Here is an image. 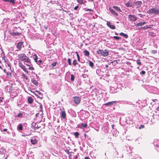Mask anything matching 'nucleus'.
<instances>
[{
	"label": "nucleus",
	"instance_id": "14",
	"mask_svg": "<svg viewBox=\"0 0 159 159\" xmlns=\"http://www.w3.org/2000/svg\"><path fill=\"white\" fill-rule=\"evenodd\" d=\"M23 61H24V62H26L28 63H30L31 61L30 59L27 56L24 59Z\"/></svg>",
	"mask_w": 159,
	"mask_h": 159
},
{
	"label": "nucleus",
	"instance_id": "46",
	"mask_svg": "<svg viewBox=\"0 0 159 159\" xmlns=\"http://www.w3.org/2000/svg\"><path fill=\"white\" fill-rule=\"evenodd\" d=\"M78 6H77L75 7L74 9L75 10H76L78 9Z\"/></svg>",
	"mask_w": 159,
	"mask_h": 159
},
{
	"label": "nucleus",
	"instance_id": "22",
	"mask_svg": "<svg viewBox=\"0 0 159 159\" xmlns=\"http://www.w3.org/2000/svg\"><path fill=\"white\" fill-rule=\"evenodd\" d=\"M120 35L121 36H124L126 39H127L128 37V36L127 34H124L123 33H120Z\"/></svg>",
	"mask_w": 159,
	"mask_h": 159
},
{
	"label": "nucleus",
	"instance_id": "26",
	"mask_svg": "<svg viewBox=\"0 0 159 159\" xmlns=\"http://www.w3.org/2000/svg\"><path fill=\"white\" fill-rule=\"evenodd\" d=\"M22 69L24 70V71L26 72H28V71L27 70V69L25 67V66H24L23 65H22Z\"/></svg>",
	"mask_w": 159,
	"mask_h": 159
},
{
	"label": "nucleus",
	"instance_id": "61",
	"mask_svg": "<svg viewBox=\"0 0 159 159\" xmlns=\"http://www.w3.org/2000/svg\"><path fill=\"white\" fill-rule=\"evenodd\" d=\"M115 34L116 35H118V34L117 33H116V32H115Z\"/></svg>",
	"mask_w": 159,
	"mask_h": 159
},
{
	"label": "nucleus",
	"instance_id": "50",
	"mask_svg": "<svg viewBox=\"0 0 159 159\" xmlns=\"http://www.w3.org/2000/svg\"><path fill=\"white\" fill-rule=\"evenodd\" d=\"M29 69L31 70H33L34 69V68L33 67H30L29 68Z\"/></svg>",
	"mask_w": 159,
	"mask_h": 159
},
{
	"label": "nucleus",
	"instance_id": "43",
	"mask_svg": "<svg viewBox=\"0 0 159 159\" xmlns=\"http://www.w3.org/2000/svg\"><path fill=\"white\" fill-rule=\"evenodd\" d=\"M15 0H11V3L12 4L14 5L15 3Z\"/></svg>",
	"mask_w": 159,
	"mask_h": 159
},
{
	"label": "nucleus",
	"instance_id": "8",
	"mask_svg": "<svg viewBox=\"0 0 159 159\" xmlns=\"http://www.w3.org/2000/svg\"><path fill=\"white\" fill-rule=\"evenodd\" d=\"M107 25L108 27L111 29H116V27L114 25H111V23L109 21H107Z\"/></svg>",
	"mask_w": 159,
	"mask_h": 159
},
{
	"label": "nucleus",
	"instance_id": "16",
	"mask_svg": "<svg viewBox=\"0 0 159 159\" xmlns=\"http://www.w3.org/2000/svg\"><path fill=\"white\" fill-rule=\"evenodd\" d=\"M110 11H111V13L113 14H115L116 16H118V14L115 12L114 10L111 8H109Z\"/></svg>",
	"mask_w": 159,
	"mask_h": 159
},
{
	"label": "nucleus",
	"instance_id": "19",
	"mask_svg": "<svg viewBox=\"0 0 159 159\" xmlns=\"http://www.w3.org/2000/svg\"><path fill=\"white\" fill-rule=\"evenodd\" d=\"M28 101L29 103L31 104L33 102V98L31 97H29L28 98Z\"/></svg>",
	"mask_w": 159,
	"mask_h": 159
},
{
	"label": "nucleus",
	"instance_id": "59",
	"mask_svg": "<svg viewBox=\"0 0 159 159\" xmlns=\"http://www.w3.org/2000/svg\"><path fill=\"white\" fill-rule=\"evenodd\" d=\"M29 64H30V63H27V64H26V65L27 66H30V65Z\"/></svg>",
	"mask_w": 159,
	"mask_h": 159
},
{
	"label": "nucleus",
	"instance_id": "32",
	"mask_svg": "<svg viewBox=\"0 0 159 159\" xmlns=\"http://www.w3.org/2000/svg\"><path fill=\"white\" fill-rule=\"evenodd\" d=\"M74 135L75 136V137L78 138V136L79 135V133L78 132H75L74 133Z\"/></svg>",
	"mask_w": 159,
	"mask_h": 159
},
{
	"label": "nucleus",
	"instance_id": "42",
	"mask_svg": "<svg viewBox=\"0 0 159 159\" xmlns=\"http://www.w3.org/2000/svg\"><path fill=\"white\" fill-rule=\"evenodd\" d=\"M130 148L129 147H127V152H129V153H130V151H131V150H130Z\"/></svg>",
	"mask_w": 159,
	"mask_h": 159
},
{
	"label": "nucleus",
	"instance_id": "64",
	"mask_svg": "<svg viewBox=\"0 0 159 159\" xmlns=\"http://www.w3.org/2000/svg\"><path fill=\"white\" fill-rule=\"evenodd\" d=\"M156 149L158 151H159V149Z\"/></svg>",
	"mask_w": 159,
	"mask_h": 159
},
{
	"label": "nucleus",
	"instance_id": "54",
	"mask_svg": "<svg viewBox=\"0 0 159 159\" xmlns=\"http://www.w3.org/2000/svg\"><path fill=\"white\" fill-rule=\"evenodd\" d=\"M157 111H159V106H158V107L157 108Z\"/></svg>",
	"mask_w": 159,
	"mask_h": 159
},
{
	"label": "nucleus",
	"instance_id": "38",
	"mask_svg": "<svg viewBox=\"0 0 159 159\" xmlns=\"http://www.w3.org/2000/svg\"><path fill=\"white\" fill-rule=\"evenodd\" d=\"M73 64L74 66L76 65L77 64V61L76 60H74L73 61Z\"/></svg>",
	"mask_w": 159,
	"mask_h": 159
},
{
	"label": "nucleus",
	"instance_id": "30",
	"mask_svg": "<svg viewBox=\"0 0 159 159\" xmlns=\"http://www.w3.org/2000/svg\"><path fill=\"white\" fill-rule=\"evenodd\" d=\"M77 1L80 4H83L84 3L83 0H77Z\"/></svg>",
	"mask_w": 159,
	"mask_h": 159
},
{
	"label": "nucleus",
	"instance_id": "9",
	"mask_svg": "<svg viewBox=\"0 0 159 159\" xmlns=\"http://www.w3.org/2000/svg\"><path fill=\"white\" fill-rule=\"evenodd\" d=\"M116 101H113L111 102H109L107 103H105L104 105L107 106H109L113 105L114 104L116 103Z\"/></svg>",
	"mask_w": 159,
	"mask_h": 159
},
{
	"label": "nucleus",
	"instance_id": "20",
	"mask_svg": "<svg viewBox=\"0 0 159 159\" xmlns=\"http://www.w3.org/2000/svg\"><path fill=\"white\" fill-rule=\"evenodd\" d=\"M17 129L18 130H22L23 129V126L21 124H19L17 126Z\"/></svg>",
	"mask_w": 159,
	"mask_h": 159
},
{
	"label": "nucleus",
	"instance_id": "4",
	"mask_svg": "<svg viewBox=\"0 0 159 159\" xmlns=\"http://www.w3.org/2000/svg\"><path fill=\"white\" fill-rule=\"evenodd\" d=\"M31 125L32 128L35 130H36L41 128L40 126H39L38 124L35 123H32Z\"/></svg>",
	"mask_w": 159,
	"mask_h": 159
},
{
	"label": "nucleus",
	"instance_id": "55",
	"mask_svg": "<svg viewBox=\"0 0 159 159\" xmlns=\"http://www.w3.org/2000/svg\"><path fill=\"white\" fill-rule=\"evenodd\" d=\"M141 28H142L144 29H146V28L145 27H142Z\"/></svg>",
	"mask_w": 159,
	"mask_h": 159
},
{
	"label": "nucleus",
	"instance_id": "35",
	"mask_svg": "<svg viewBox=\"0 0 159 159\" xmlns=\"http://www.w3.org/2000/svg\"><path fill=\"white\" fill-rule=\"evenodd\" d=\"M11 34L12 35H19V34L18 33H11Z\"/></svg>",
	"mask_w": 159,
	"mask_h": 159
},
{
	"label": "nucleus",
	"instance_id": "18",
	"mask_svg": "<svg viewBox=\"0 0 159 159\" xmlns=\"http://www.w3.org/2000/svg\"><path fill=\"white\" fill-rule=\"evenodd\" d=\"M113 8L115 10V11H119V12H121V10L120 9V8L117 6H114L113 7Z\"/></svg>",
	"mask_w": 159,
	"mask_h": 159
},
{
	"label": "nucleus",
	"instance_id": "11",
	"mask_svg": "<svg viewBox=\"0 0 159 159\" xmlns=\"http://www.w3.org/2000/svg\"><path fill=\"white\" fill-rule=\"evenodd\" d=\"M60 116L63 119H65L66 117V114L64 111H61L60 113Z\"/></svg>",
	"mask_w": 159,
	"mask_h": 159
},
{
	"label": "nucleus",
	"instance_id": "39",
	"mask_svg": "<svg viewBox=\"0 0 159 159\" xmlns=\"http://www.w3.org/2000/svg\"><path fill=\"white\" fill-rule=\"evenodd\" d=\"M57 64V62H54L52 64V68H53L54 66H56Z\"/></svg>",
	"mask_w": 159,
	"mask_h": 159
},
{
	"label": "nucleus",
	"instance_id": "44",
	"mask_svg": "<svg viewBox=\"0 0 159 159\" xmlns=\"http://www.w3.org/2000/svg\"><path fill=\"white\" fill-rule=\"evenodd\" d=\"M137 64L139 65H140L141 64V62L139 61H139H137Z\"/></svg>",
	"mask_w": 159,
	"mask_h": 159
},
{
	"label": "nucleus",
	"instance_id": "58",
	"mask_svg": "<svg viewBox=\"0 0 159 159\" xmlns=\"http://www.w3.org/2000/svg\"><path fill=\"white\" fill-rule=\"evenodd\" d=\"M105 67L106 68H107L108 67V65H105Z\"/></svg>",
	"mask_w": 159,
	"mask_h": 159
},
{
	"label": "nucleus",
	"instance_id": "15",
	"mask_svg": "<svg viewBox=\"0 0 159 159\" xmlns=\"http://www.w3.org/2000/svg\"><path fill=\"white\" fill-rule=\"evenodd\" d=\"M154 144L156 147H159V141L157 139H155L154 140Z\"/></svg>",
	"mask_w": 159,
	"mask_h": 159
},
{
	"label": "nucleus",
	"instance_id": "25",
	"mask_svg": "<svg viewBox=\"0 0 159 159\" xmlns=\"http://www.w3.org/2000/svg\"><path fill=\"white\" fill-rule=\"evenodd\" d=\"M84 55L86 56H88L89 55V53L88 51L85 50L84 51Z\"/></svg>",
	"mask_w": 159,
	"mask_h": 159
},
{
	"label": "nucleus",
	"instance_id": "41",
	"mask_svg": "<svg viewBox=\"0 0 159 159\" xmlns=\"http://www.w3.org/2000/svg\"><path fill=\"white\" fill-rule=\"evenodd\" d=\"M9 20H10V19H9V18L7 19L6 20V21H7V22H6V25H8V24H9V22H9Z\"/></svg>",
	"mask_w": 159,
	"mask_h": 159
},
{
	"label": "nucleus",
	"instance_id": "10",
	"mask_svg": "<svg viewBox=\"0 0 159 159\" xmlns=\"http://www.w3.org/2000/svg\"><path fill=\"white\" fill-rule=\"evenodd\" d=\"M142 2L141 1H138L134 2V4L137 8L140 7L142 4Z\"/></svg>",
	"mask_w": 159,
	"mask_h": 159
},
{
	"label": "nucleus",
	"instance_id": "57",
	"mask_svg": "<svg viewBox=\"0 0 159 159\" xmlns=\"http://www.w3.org/2000/svg\"><path fill=\"white\" fill-rule=\"evenodd\" d=\"M36 92H37L39 94H41V93L40 92H39L38 91H36Z\"/></svg>",
	"mask_w": 159,
	"mask_h": 159
},
{
	"label": "nucleus",
	"instance_id": "5",
	"mask_svg": "<svg viewBox=\"0 0 159 159\" xmlns=\"http://www.w3.org/2000/svg\"><path fill=\"white\" fill-rule=\"evenodd\" d=\"M73 102L76 104H79L80 102L81 99L78 97H73Z\"/></svg>",
	"mask_w": 159,
	"mask_h": 159
},
{
	"label": "nucleus",
	"instance_id": "1",
	"mask_svg": "<svg viewBox=\"0 0 159 159\" xmlns=\"http://www.w3.org/2000/svg\"><path fill=\"white\" fill-rule=\"evenodd\" d=\"M147 13L149 14L154 15L159 14V6L155 7L148 10Z\"/></svg>",
	"mask_w": 159,
	"mask_h": 159
},
{
	"label": "nucleus",
	"instance_id": "53",
	"mask_svg": "<svg viewBox=\"0 0 159 159\" xmlns=\"http://www.w3.org/2000/svg\"><path fill=\"white\" fill-rule=\"evenodd\" d=\"M12 134L13 136H15V133L12 132Z\"/></svg>",
	"mask_w": 159,
	"mask_h": 159
},
{
	"label": "nucleus",
	"instance_id": "7",
	"mask_svg": "<svg viewBox=\"0 0 159 159\" xmlns=\"http://www.w3.org/2000/svg\"><path fill=\"white\" fill-rule=\"evenodd\" d=\"M23 43L22 42H20L18 43L16 45V48L18 49L16 51H19L20 50L21 46L23 45Z\"/></svg>",
	"mask_w": 159,
	"mask_h": 159
},
{
	"label": "nucleus",
	"instance_id": "47",
	"mask_svg": "<svg viewBox=\"0 0 159 159\" xmlns=\"http://www.w3.org/2000/svg\"><path fill=\"white\" fill-rule=\"evenodd\" d=\"M86 11H93V10L91 9H87L86 10Z\"/></svg>",
	"mask_w": 159,
	"mask_h": 159
},
{
	"label": "nucleus",
	"instance_id": "21",
	"mask_svg": "<svg viewBox=\"0 0 159 159\" xmlns=\"http://www.w3.org/2000/svg\"><path fill=\"white\" fill-rule=\"evenodd\" d=\"M31 81L32 83L36 86H37L38 84V83L37 81L34 79H32Z\"/></svg>",
	"mask_w": 159,
	"mask_h": 159
},
{
	"label": "nucleus",
	"instance_id": "40",
	"mask_svg": "<svg viewBox=\"0 0 159 159\" xmlns=\"http://www.w3.org/2000/svg\"><path fill=\"white\" fill-rule=\"evenodd\" d=\"M68 62L69 65H71V59L70 58H69L68 59Z\"/></svg>",
	"mask_w": 159,
	"mask_h": 159
},
{
	"label": "nucleus",
	"instance_id": "51",
	"mask_svg": "<svg viewBox=\"0 0 159 159\" xmlns=\"http://www.w3.org/2000/svg\"><path fill=\"white\" fill-rule=\"evenodd\" d=\"M7 129H3V131H4V132H5V131H7Z\"/></svg>",
	"mask_w": 159,
	"mask_h": 159
},
{
	"label": "nucleus",
	"instance_id": "13",
	"mask_svg": "<svg viewBox=\"0 0 159 159\" xmlns=\"http://www.w3.org/2000/svg\"><path fill=\"white\" fill-rule=\"evenodd\" d=\"M30 142L32 144H36L37 143V140L34 137L32 138Z\"/></svg>",
	"mask_w": 159,
	"mask_h": 159
},
{
	"label": "nucleus",
	"instance_id": "34",
	"mask_svg": "<svg viewBox=\"0 0 159 159\" xmlns=\"http://www.w3.org/2000/svg\"><path fill=\"white\" fill-rule=\"evenodd\" d=\"M151 52L153 54H156L157 53V51L156 50H152L151 51Z\"/></svg>",
	"mask_w": 159,
	"mask_h": 159
},
{
	"label": "nucleus",
	"instance_id": "62",
	"mask_svg": "<svg viewBox=\"0 0 159 159\" xmlns=\"http://www.w3.org/2000/svg\"><path fill=\"white\" fill-rule=\"evenodd\" d=\"M22 65H20V66L22 68Z\"/></svg>",
	"mask_w": 159,
	"mask_h": 159
},
{
	"label": "nucleus",
	"instance_id": "60",
	"mask_svg": "<svg viewBox=\"0 0 159 159\" xmlns=\"http://www.w3.org/2000/svg\"><path fill=\"white\" fill-rule=\"evenodd\" d=\"M2 101V99H1V98L0 97V102Z\"/></svg>",
	"mask_w": 159,
	"mask_h": 159
},
{
	"label": "nucleus",
	"instance_id": "28",
	"mask_svg": "<svg viewBox=\"0 0 159 159\" xmlns=\"http://www.w3.org/2000/svg\"><path fill=\"white\" fill-rule=\"evenodd\" d=\"M71 80V81H74L75 80V76L73 74H71V78H70Z\"/></svg>",
	"mask_w": 159,
	"mask_h": 159
},
{
	"label": "nucleus",
	"instance_id": "45",
	"mask_svg": "<svg viewBox=\"0 0 159 159\" xmlns=\"http://www.w3.org/2000/svg\"><path fill=\"white\" fill-rule=\"evenodd\" d=\"M141 73L143 75H144L145 74V72L144 71L142 70L141 72Z\"/></svg>",
	"mask_w": 159,
	"mask_h": 159
},
{
	"label": "nucleus",
	"instance_id": "49",
	"mask_svg": "<svg viewBox=\"0 0 159 159\" xmlns=\"http://www.w3.org/2000/svg\"><path fill=\"white\" fill-rule=\"evenodd\" d=\"M38 62L39 63H40L42 62V61L41 60H39L37 62Z\"/></svg>",
	"mask_w": 159,
	"mask_h": 159
},
{
	"label": "nucleus",
	"instance_id": "36",
	"mask_svg": "<svg viewBox=\"0 0 159 159\" xmlns=\"http://www.w3.org/2000/svg\"><path fill=\"white\" fill-rule=\"evenodd\" d=\"M23 116V114L21 113H19L17 115V116L18 117H22Z\"/></svg>",
	"mask_w": 159,
	"mask_h": 159
},
{
	"label": "nucleus",
	"instance_id": "29",
	"mask_svg": "<svg viewBox=\"0 0 159 159\" xmlns=\"http://www.w3.org/2000/svg\"><path fill=\"white\" fill-rule=\"evenodd\" d=\"M2 59H3V60H4V62H7V65H8V66H9V67H10V64L7 62V61H6V59L5 58V57H4V58L2 57Z\"/></svg>",
	"mask_w": 159,
	"mask_h": 159
},
{
	"label": "nucleus",
	"instance_id": "31",
	"mask_svg": "<svg viewBox=\"0 0 159 159\" xmlns=\"http://www.w3.org/2000/svg\"><path fill=\"white\" fill-rule=\"evenodd\" d=\"M113 38L114 39H115L116 40H118L119 39H121V38H120V37H119L116 36H114Z\"/></svg>",
	"mask_w": 159,
	"mask_h": 159
},
{
	"label": "nucleus",
	"instance_id": "27",
	"mask_svg": "<svg viewBox=\"0 0 159 159\" xmlns=\"http://www.w3.org/2000/svg\"><path fill=\"white\" fill-rule=\"evenodd\" d=\"M11 94L12 98L16 97L17 95V93L16 92H11Z\"/></svg>",
	"mask_w": 159,
	"mask_h": 159
},
{
	"label": "nucleus",
	"instance_id": "52",
	"mask_svg": "<svg viewBox=\"0 0 159 159\" xmlns=\"http://www.w3.org/2000/svg\"><path fill=\"white\" fill-rule=\"evenodd\" d=\"M85 159H89V157H85Z\"/></svg>",
	"mask_w": 159,
	"mask_h": 159
},
{
	"label": "nucleus",
	"instance_id": "3",
	"mask_svg": "<svg viewBox=\"0 0 159 159\" xmlns=\"http://www.w3.org/2000/svg\"><path fill=\"white\" fill-rule=\"evenodd\" d=\"M128 18L129 20L131 22L135 21L137 20V17L135 16L132 15L128 16Z\"/></svg>",
	"mask_w": 159,
	"mask_h": 159
},
{
	"label": "nucleus",
	"instance_id": "17",
	"mask_svg": "<svg viewBox=\"0 0 159 159\" xmlns=\"http://www.w3.org/2000/svg\"><path fill=\"white\" fill-rule=\"evenodd\" d=\"M146 23L145 22L143 21V22H141L137 24H136L135 26H136L137 27L138 26H142L145 24Z\"/></svg>",
	"mask_w": 159,
	"mask_h": 159
},
{
	"label": "nucleus",
	"instance_id": "6",
	"mask_svg": "<svg viewBox=\"0 0 159 159\" xmlns=\"http://www.w3.org/2000/svg\"><path fill=\"white\" fill-rule=\"evenodd\" d=\"M26 56L24 54H20L18 55V59L19 60L23 61Z\"/></svg>",
	"mask_w": 159,
	"mask_h": 159
},
{
	"label": "nucleus",
	"instance_id": "33",
	"mask_svg": "<svg viewBox=\"0 0 159 159\" xmlns=\"http://www.w3.org/2000/svg\"><path fill=\"white\" fill-rule=\"evenodd\" d=\"M125 5H126V6H127V7H131V6H132V5H131V4L129 2L126 3L125 4Z\"/></svg>",
	"mask_w": 159,
	"mask_h": 159
},
{
	"label": "nucleus",
	"instance_id": "24",
	"mask_svg": "<svg viewBox=\"0 0 159 159\" xmlns=\"http://www.w3.org/2000/svg\"><path fill=\"white\" fill-rule=\"evenodd\" d=\"M33 57L35 61L36 62H38L37 60H38V57L37 56V55L36 54H35L33 55Z\"/></svg>",
	"mask_w": 159,
	"mask_h": 159
},
{
	"label": "nucleus",
	"instance_id": "56",
	"mask_svg": "<svg viewBox=\"0 0 159 159\" xmlns=\"http://www.w3.org/2000/svg\"><path fill=\"white\" fill-rule=\"evenodd\" d=\"M117 62V61L116 60H114V61L111 62V63H113V62Z\"/></svg>",
	"mask_w": 159,
	"mask_h": 159
},
{
	"label": "nucleus",
	"instance_id": "48",
	"mask_svg": "<svg viewBox=\"0 0 159 159\" xmlns=\"http://www.w3.org/2000/svg\"><path fill=\"white\" fill-rule=\"evenodd\" d=\"M77 58H78V60L79 61H80V57L79 56V55L77 54Z\"/></svg>",
	"mask_w": 159,
	"mask_h": 159
},
{
	"label": "nucleus",
	"instance_id": "23",
	"mask_svg": "<svg viewBox=\"0 0 159 159\" xmlns=\"http://www.w3.org/2000/svg\"><path fill=\"white\" fill-rule=\"evenodd\" d=\"M88 62H89V66L92 68H93L94 66L93 63L92 62L90 61H88Z\"/></svg>",
	"mask_w": 159,
	"mask_h": 159
},
{
	"label": "nucleus",
	"instance_id": "12",
	"mask_svg": "<svg viewBox=\"0 0 159 159\" xmlns=\"http://www.w3.org/2000/svg\"><path fill=\"white\" fill-rule=\"evenodd\" d=\"M87 124L82 123L81 124H79V125H78V127L81 129L82 128V127L84 128H86L87 127Z\"/></svg>",
	"mask_w": 159,
	"mask_h": 159
},
{
	"label": "nucleus",
	"instance_id": "63",
	"mask_svg": "<svg viewBox=\"0 0 159 159\" xmlns=\"http://www.w3.org/2000/svg\"><path fill=\"white\" fill-rule=\"evenodd\" d=\"M40 107H41V108L42 107V105L40 106Z\"/></svg>",
	"mask_w": 159,
	"mask_h": 159
},
{
	"label": "nucleus",
	"instance_id": "37",
	"mask_svg": "<svg viewBox=\"0 0 159 159\" xmlns=\"http://www.w3.org/2000/svg\"><path fill=\"white\" fill-rule=\"evenodd\" d=\"M144 126L143 125H141L139 127V129H143L144 128Z\"/></svg>",
	"mask_w": 159,
	"mask_h": 159
},
{
	"label": "nucleus",
	"instance_id": "2",
	"mask_svg": "<svg viewBox=\"0 0 159 159\" xmlns=\"http://www.w3.org/2000/svg\"><path fill=\"white\" fill-rule=\"evenodd\" d=\"M97 53L103 57H107L109 55V52L106 49H99L97 51Z\"/></svg>",
	"mask_w": 159,
	"mask_h": 159
}]
</instances>
